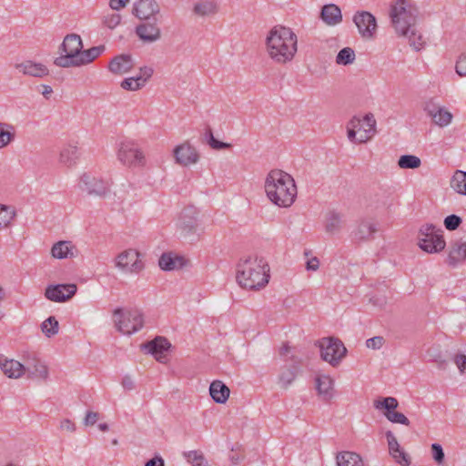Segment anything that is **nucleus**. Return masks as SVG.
<instances>
[{"label":"nucleus","instance_id":"62","mask_svg":"<svg viewBox=\"0 0 466 466\" xmlns=\"http://www.w3.org/2000/svg\"><path fill=\"white\" fill-rule=\"evenodd\" d=\"M121 384H122L123 388L127 390H131L135 388L134 380L129 376H125L122 379Z\"/></svg>","mask_w":466,"mask_h":466},{"label":"nucleus","instance_id":"55","mask_svg":"<svg viewBox=\"0 0 466 466\" xmlns=\"http://www.w3.org/2000/svg\"><path fill=\"white\" fill-rule=\"evenodd\" d=\"M456 73L460 76H466V54L461 55L456 63Z\"/></svg>","mask_w":466,"mask_h":466},{"label":"nucleus","instance_id":"22","mask_svg":"<svg viewBox=\"0 0 466 466\" xmlns=\"http://www.w3.org/2000/svg\"><path fill=\"white\" fill-rule=\"evenodd\" d=\"M385 435L388 442L389 453L395 462L401 466H410L411 462L410 457L406 452H400V454H397V451H400V445L393 432L388 431Z\"/></svg>","mask_w":466,"mask_h":466},{"label":"nucleus","instance_id":"35","mask_svg":"<svg viewBox=\"0 0 466 466\" xmlns=\"http://www.w3.org/2000/svg\"><path fill=\"white\" fill-rule=\"evenodd\" d=\"M337 466H364L361 456L353 451H340L336 456Z\"/></svg>","mask_w":466,"mask_h":466},{"label":"nucleus","instance_id":"49","mask_svg":"<svg viewBox=\"0 0 466 466\" xmlns=\"http://www.w3.org/2000/svg\"><path fill=\"white\" fill-rule=\"evenodd\" d=\"M132 15L139 20L146 19V1L137 0L132 6Z\"/></svg>","mask_w":466,"mask_h":466},{"label":"nucleus","instance_id":"36","mask_svg":"<svg viewBox=\"0 0 466 466\" xmlns=\"http://www.w3.org/2000/svg\"><path fill=\"white\" fill-rule=\"evenodd\" d=\"M105 50L106 46L104 45L93 46L86 50L82 49L79 56H77L80 66L92 63L101 56Z\"/></svg>","mask_w":466,"mask_h":466},{"label":"nucleus","instance_id":"14","mask_svg":"<svg viewBox=\"0 0 466 466\" xmlns=\"http://www.w3.org/2000/svg\"><path fill=\"white\" fill-rule=\"evenodd\" d=\"M353 22L362 38L372 39L377 31L375 16L368 11H358L353 16Z\"/></svg>","mask_w":466,"mask_h":466},{"label":"nucleus","instance_id":"13","mask_svg":"<svg viewBox=\"0 0 466 466\" xmlns=\"http://www.w3.org/2000/svg\"><path fill=\"white\" fill-rule=\"evenodd\" d=\"M199 211L193 206L186 207L179 214L177 226L185 236L195 234L198 228Z\"/></svg>","mask_w":466,"mask_h":466},{"label":"nucleus","instance_id":"37","mask_svg":"<svg viewBox=\"0 0 466 466\" xmlns=\"http://www.w3.org/2000/svg\"><path fill=\"white\" fill-rule=\"evenodd\" d=\"M450 187L457 194L466 196V171L456 170L451 178Z\"/></svg>","mask_w":466,"mask_h":466},{"label":"nucleus","instance_id":"3","mask_svg":"<svg viewBox=\"0 0 466 466\" xmlns=\"http://www.w3.org/2000/svg\"><path fill=\"white\" fill-rule=\"evenodd\" d=\"M269 277V266L262 257L248 256L240 259L237 266V282L245 289L259 290L265 288Z\"/></svg>","mask_w":466,"mask_h":466},{"label":"nucleus","instance_id":"42","mask_svg":"<svg viewBox=\"0 0 466 466\" xmlns=\"http://www.w3.org/2000/svg\"><path fill=\"white\" fill-rule=\"evenodd\" d=\"M421 164L420 159L414 155L401 156L398 160V165L400 168L414 169L420 167Z\"/></svg>","mask_w":466,"mask_h":466},{"label":"nucleus","instance_id":"41","mask_svg":"<svg viewBox=\"0 0 466 466\" xmlns=\"http://www.w3.org/2000/svg\"><path fill=\"white\" fill-rule=\"evenodd\" d=\"M341 228V218L339 214L329 213L325 221V229L329 234H336Z\"/></svg>","mask_w":466,"mask_h":466},{"label":"nucleus","instance_id":"45","mask_svg":"<svg viewBox=\"0 0 466 466\" xmlns=\"http://www.w3.org/2000/svg\"><path fill=\"white\" fill-rule=\"evenodd\" d=\"M355 59V53L350 47L342 48L336 57V63L338 65L347 66L352 64Z\"/></svg>","mask_w":466,"mask_h":466},{"label":"nucleus","instance_id":"10","mask_svg":"<svg viewBox=\"0 0 466 466\" xmlns=\"http://www.w3.org/2000/svg\"><path fill=\"white\" fill-rule=\"evenodd\" d=\"M321 359L336 367L345 357L347 350L339 339L323 338L319 341Z\"/></svg>","mask_w":466,"mask_h":466},{"label":"nucleus","instance_id":"20","mask_svg":"<svg viewBox=\"0 0 466 466\" xmlns=\"http://www.w3.org/2000/svg\"><path fill=\"white\" fill-rule=\"evenodd\" d=\"M378 231L379 223L375 219L364 218L360 221L353 231V237L358 241H369L374 238V235Z\"/></svg>","mask_w":466,"mask_h":466},{"label":"nucleus","instance_id":"1","mask_svg":"<svg viewBox=\"0 0 466 466\" xmlns=\"http://www.w3.org/2000/svg\"><path fill=\"white\" fill-rule=\"evenodd\" d=\"M265 51L275 64H288L298 52V36L289 27L275 25L265 38Z\"/></svg>","mask_w":466,"mask_h":466},{"label":"nucleus","instance_id":"39","mask_svg":"<svg viewBox=\"0 0 466 466\" xmlns=\"http://www.w3.org/2000/svg\"><path fill=\"white\" fill-rule=\"evenodd\" d=\"M297 376L296 367H284L278 377V383L283 389H288Z\"/></svg>","mask_w":466,"mask_h":466},{"label":"nucleus","instance_id":"25","mask_svg":"<svg viewBox=\"0 0 466 466\" xmlns=\"http://www.w3.org/2000/svg\"><path fill=\"white\" fill-rule=\"evenodd\" d=\"M318 395L325 401L330 400L334 396V380L325 374L318 375L315 379Z\"/></svg>","mask_w":466,"mask_h":466},{"label":"nucleus","instance_id":"60","mask_svg":"<svg viewBox=\"0 0 466 466\" xmlns=\"http://www.w3.org/2000/svg\"><path fill=\"white\" fill-rule=\"evenodd\" d=\"M60 429L69 432H74L76 431V425L71 420L64 419L60 422Z\"/></svg>","mask_w":466,"mask_h":466},{"label":"nucleus","instance_id":"53","mask_svg":"<svg viewBox=\"0 0 466 466\" xmlns=\"http://www.w3.org/2000/svg\"><path fill=\"white\" fill-rule=\"evenodd\" d=\"M121 22V15L114 13L105 16L104 25L109 29L116 28Z\"/></svg>","mask_w":466,"mask_h":466},{"label":"nucleus","instance_id":"11","mask_svg":"<svg viewBox=\"0 0 466 466\" xmlns=\"http://www.w3.org/2000/svg\"><path fill=\"white\" fill-rule=\"evenodd\" d=\"M114 263L121 272L128 274H137L144 268L141 254L135 248H127L120 252L115 258Z\"/></svg>","mask_w":466,"mask_h":466},{"label":"nucleus","instance_id":"6","mask_svg":"<svg viewBox=\"0 0 466 466\" xmlns=\"http://www.w3.org/2000/svg\"><path fill=\"white\" fill-rule=\"evenodd\" d=\"M113 322L117 331L131 335L142 329L143 315L136 309L117 308L113 311Z\"/></svg>","mask_w":466,"mask_h":466},{"label":"nucleus","instance_id":"38","mask_svg":"<svg viewBox=\"0 0 466 466\" xmlns=\"http://www.w3.org/2000/svg\"><path fill=\"white\" fill-rule=\"evenodd\" d=\"M15 137V127L8 123L0 122V149L6 147Z\"/></svg>","mask_w":466,"mask_h":466},{"label":"nucleus","instance_id":"27","mask_svg":"<svg viewBox=\"0 0 466 466\" xmlns=\"http://www.w3.org/2000/svg\"><path fill=\"white\" fill-rule=\"evenodd\" d=\"M320 18L329 26L337 25L342 22L341 10L335 4L325 5L321 8Z\"/></svg>","mask_w":466,"mask_h":466},{"label":"nucleus","instance_id":"30","mask_svg":"<svg viewBox=\"0 0 466 466\" xmlns=\"http://www.w3.org/2000/svg\"><path fill=\"white\" fill-rule=\"evenodd\" d=\"M27 377L33 380H46L48 379V368L39 360H34L33 362L25 366Z\"/></svg>","mask_w":466,"mask_h":466},{"label":"nucleus","instance_id":"57","mask_svg":"<svg viewBox=\"0 0 466 466\" xmlns=\"http://www.w3.org/2000/svg\"><path fill=\"white\" fill-rule=\"evenodd\" d=\"M454 363L458 367L461 373L466 372V355L465 354H456L454 356Z\"/></svg>","mask_w":466,"mask_h":466},{"label":"nucleus","instance_id":"50","mask_svg":"<svg viewBox=\"0 0 466 466\" xmlns=\"http://www.w3.org/2000/svg\"><path fill=\"white\" fill-rule=\"evenodd\" d=\"M408 38L410 46H412L415 50H420L424 46V40L422 35L417 30V35H413L410 32L408 35H404Z\"/></svg>","mask_w":466,"mask_h":466},{"label":"nucleus","instance_id":"63","mask_svg":"<svg viewBox=\"0 0 466 466\" xmlns=\"http://www.w3.org/2000/svg\"><path fill=\"white\" fill-rule=\"evenodd\" d=\"M147 466H165L164 460L160 456H155L147 461Z\"/></svg>","mask_w":466,"mask_h":466},{"label":"nucleus","instance_id":"58","mask_svg":"<svg viewBox=\"0 0 466 466\" xmlns=\"http://www.w3.org/2000/svg\"><path fill=\"white\" fill-rule=\"evenodd\" d=\"M99 419V414L94 411H87L84 420L86 426H92L96 423Z\"/></svg>","mask_w":466,"mask_h":466},{"label":"nucleus","instance_id":"21","mask_svg":"<svg viewBox=\"0 0 466 466\" xmlns=\"http://www.w3.org/2000/svg\"><path fill=\"white\" fill-rule=\"evenodd\" d=\"M0 370L10 379H19L25 374V366L18 360L0 355Z\"/></svg>","mask_w":466,"mask_h":466},{"label":"nucleus","instance_id":"18","mask_svg":"<svg viewBox=\"0 0 466 466\" xmlns=\"http://www.w3.org/2000/svg\"><path fill=\"white\" fill-rule=\"evenodd\" d=\"M147 42H155L161 37V31L157 26L159 19L157 17L160 7L155 0H147Z\"/></svg>","mask_w":466,"mask_h":466},{"label":"nucleus","instance_id":"61","mask_svg":"<svg viewBox=\"0 0 466 466\" xmlns=\"http://www.w3.org/2000/svg\"><path fill=\"white\" fill-rule=\"evenodd\" d=\"M319 267V260L317 257H313L307 261L306 268L308 270L316 271Z\"/></svg>","mask_w":466,"mask_h":466},{"label":"nucleus","instance_id":"23","mask_svg":"<svg viewBox=\"0 0 466 466\" xmlns=\"http://www.w3.org/2000/svg\"><path fill=\"white\" fill-rule=\"evenodd\" d=\"M80 157V151L76 143H67L64 145L58 155V162L66 167H75Z\"/></svg>","mask_w":466,"mask_h":466},{"label":"nucleus","instance_id":"40","mask_svg":"<svg viewBox=\"0 0 466 466\" xmlns=\"http://www.w3.org/2000/svg\"><path fill=\"white\" fill-rule=\"evenodd\" d=\"M146 86V77L142 75L125 78L120 86L127 91H137Z\"/></svg>","mask_w":466,"mask_h":466},{"label":"nucleus","instance_id":"48","mask_svg":"<svg viewBox=\"0 0 466 466\" xmlns=\"http://www.w3.org/2000/svg\"><path fill=\"white\" fill-rule=\"evenodd\" d=\"M206 139H207V143L213 149L219 150V149H226V148L230 147V144L224 143V142L217 140L214 137L211 129H208L207 130V132H206Z\"/></svg>","mask_w":466,"mask_h":466},{"label":"nucleus","instance_id":"15","mask_svg":"<svg viewBox=\"0 0 466 466\" xmlns=\"http://www.w3.org/2000/svg\"><path fill=\"white\" fill-rule=\"evenodd\" d=\"M398 405L399 402L397 399L393 397L383 398L382 400H378L374 402L376 409L386 410L384 415L390 422L409 426L410 420L403 413L395 410L398 408Z\"/></svg>","mask_w":466,"mask_h":466},{"label":"nucleus","instance_id":"8","mask_svg":"<svg viewBox=\"0 0 466 466\" xmlns=\"http://www.w3.org/2000/svg\"><path fill=\"white\" fill-rule=\"evenodd\" d=\"M116 157L124 166L137 167L143 165L145 156L141 145L125 138L117 144Z\"/></svg>","mask_w":466,"mask_h":466},{"label":"nucleus","instance_id":"34","mask_svg":"<svg viewBox=\"0 0 466 466\" xmlns=\"http://www.w3.org/2000/svg\"><path fill=\"white\" fill-rule=\"evenodd\" d=\"M209 393L215 402L223 404L228 400L230 390L222 381L214 380L210 384Z\"/></svg>","mask_w":466,"mask_h":466},{"label":"nucleus","instance_id":"56","mask_svg":"<svg viewBox=\"0 0 466 466\" xmlns=\"http://www.w3.org/2000/svg\"><path fill=\"white\" fill-rule=\"evenodd\" d=\"M290 351H291V348L288 343H284L279 349V354H280V356L285 358V360H290L291 361H293L295 363H299L300 360L293 355L290 358H287Z\"/></svg>","mask_w":466,"mask_h":466},{"label":"nucleus","instance_id":"33","mask_svg":"<svg viewBox=\"0 0 466 466\" xmlns=\"http://www.w3.org/2000/svg\"><path fill=\"white\" fill-rule=\"evenodd\" d=\"M218 5L215 0H199L193 6V14L197 16H211L218 12Z\"/></svg>","mask_w":466,"mask_h":466},{"label":"nucleus","instance_id":"26","mask_svg":"<svg viewBox=\"0 0 466 466\" xmlns=\"http://www.w3.org/2000/svg\"><path fill=\"white\" fill-rule=\"evenodd\" d=\"M134 62L129 55H118L113 57L108 64V70L115 75H124L132 69Z\"/></svg>","mask_w":466,"mask_h":466},{"label":"nucleus","instance_id":"5","mask_svg":"<svg viewBox=\"0 0 466 466\" xmlns=\"http://www.w3.org/2000/svg\"><path fill=\"white\" fill-rule=\"evenodd\" d=\"M376 134V120L372 114L362 118L354 116L347 125V135L350 142L362 144L370 140Z\"/></svg>","mask_w":466,"mask_h":466},{"label":"nucleus","instance_id":"51","mask_svg":"<svg viewBox=\"0 0 466 466\" xmlns=\"http://www.w3.org/2000/svg\"><path fill=\"white\" fill-rule=\"evenodd\" d=\"M431 450L432 458L435 461V462L438 465L442 464L444 462L445 455L441 445H440L439 443H433L431 444Z\"/></svg>","mask_w":466,"mask_h":466},{"label":"nucleus","instance_id":"46","mask_svg":"<svg viewBox=\"0 0 466 466\" xmlns=\"http://www.w3.org/2000/svg\"><path fill=\"white\" fill-rule=\"evenodd\" d=\"M15 210L0 204V228L7 227L15 218Z\"/></svg>","mask_w":466,"mask_h":466},{"label":"nucleus","instance_id":"16","mask_svg":"<svg viewBox=\"0 0 466 466\" xmlns=\"http://www.w3.org/2000/svg\"><path fill=\"white\" fill-rule=\"evenodd\" d=\"M171 343L162 336H157L151 341H147V353L159 363L166 364L169 361Z\"/></svg>","mask_w":466,"mask_h":466},{"label":"nucleus","instance_id":"7","mask_svg":"<svg viewBox=\"0 0 466 466\" xmlns=\"http://www.w3.org/2000/svg\"><path fill=\"white\" fill-rule=\"evenodd\" d=\"M418 245L425 252L439 253L445 248L443 231L433 225H424L418 235Z\"/></svg>","mask_w":466,"mask_h":466},{"label":"nucleus","instance_id":"64","mask_svg":"<svg viewBox=\"0 0 466 466\" xmlns=\"http://www.w3.org/2000/svg\"><path fill=\"white\" fill-rule=\"evenodd\" d=\"M428 354L430 357L432 358V360L437 362L440 366L445 363V360L441 359V356L440 353H433V350L430 349L428 350Z\"/></svg>","mask_w":466,"mask_h":466},{"label":"nucleus","instance_id":"31","mask_svg":"<svg viewBox=\"0 0 466 466\" xmlns=\"http://www.w3.org/2000/svg\"><path fill=\"white\" fill-rule=\"evenodd\" d=\"M61 49L64 54H70L79 56L83 49L82 38L79 35L70 34L67 35L61 45Z\"/></svg>","mask_w":466,"mask_h":466},{"label":"nucleus","instance_id":"12","mask_svg":"<svg viewBox=\"0 0 466 466\" xmlns=\"http://www.w3.org/2000/svg\"><path fill=\"white\" fill-rule=\"evenodd\" d=\"M172 155L175 163L181 167L196 165L200 158L198 149L187 140L176 146L172 151Z\"/></svg>","mask_w":466,"mask_h":466},{"label":"nucleus","instance_id":"32","mask_svg":"<svg viewBox=\"0 0 466 466\" xmlns=\"http://www.w3.org/2000/svg\"><path fill=\"white\" fill-rule=\"evenodd\" d=\"M76 248L70 241L61 240L55 243L51 248L52 257L65 259L75 257Z\"/></svg>","mask_w":466,"mask_h":466},{"label":"nucleus","instance_id":"24","mask_svg":"<svg viewBox=\"0 0 466 466\" xmlns=\"http://www.w3.org/2000/svg\"><path fill=\"white\" fill-rule=\"evenodd\" d=\"M186 262L183 256L173 252H166L160 256L158 266L165 271L179 270L185 267Z\"/></svg>","mask_w":466,"mask_h":466},{"label":"nucleus","instance_id":"47","mask_svg":"<svg viewBox=\"0 0 466 466\" xmlns=\"http://www.w3.org/2000/svg\"><path fill=\"white\" fill-rule=\"evenodd\" d=\"M184 457L192 466H203L206 463L205 457L199 451H190L185 452Z\"/></svg>","mask_w":466,"mask_h":466},{"label":"nucleus","instance_id":"4","mask_svg":"<svg viewBox=\"0 0 466 466\" xmlns=\"http://www.w3.org/2000/svg\"><path fill=\"white\" fill-rule=\"evenodd\" d=\"M391 24L399 35H417V9L409 0H397L390 7Z\"/></svg>","mask_w":466,"mask_h":466},{"label":"nucleus","instance_id":"29","mask_svg":"<svg viewBox=\"0 0 466 466\" xmlns=\"http://www.w3.org/2000/svg\"><path fill=\"white\" fill-rule=\"evenodd\" d=\"M464 260H466V241H457L451 247L446 262L454 268Z\"/></svg>","mask_w":466,"mask_h":466},{"label":"nucleus","instance_id":"59","mask_svg":"<svg viewBox=\"0 0 466 466\" xmlns=\"http://www.w3.org/2000/svg\"><path fill=\"white\" fill-rule=\"evenodd\" d=\"M128 2L129 0H109L108 5L114 11H120L126 7Z\"/></svg>","mask_w":466,"mask_h":466},{"label":"nucleus","instance_id":"43","mask_svg":"<svg viewBox=\"0 0 466 466\" xmlns=\"http://www.w3.org/2000/svg\"><path fill=\"white\" fill-rule=\"evenodd\" d=\"M55 65L60 67L80 66L77 56L65 54L55 59Z\"/></svg>","mask_w":466,"mask_h":466},{"label":"nucleus","instance_id":"28","mask_svg":"<svg viewBox=\"0 0 466 466\" xmlns=\"http://www.w3.org/2000/svg\"><path fill=\"white\" fill-rule=\"evenodd\" d=\"M425 110L431 117L433 123L440 127H447L451 123L453 116L444 107L432 106V108H431L430 106H427Z\"/></svg>","mask_w":466,"mask_h":466},{"label":"nucleus","instance_id":"19","mask_svg":"<svg viewBox=\"0 0 466 466\" xmlns=\"http://www.w3.org/2000/svg\"><path fill=\"white\" fill-rule=\"evenodd\" d=\"M15 68L24 76L42 78L49 75V69L46 65L30 59L16 63Z\"/></svg>","mask_w":466,"mask_h":466},{"label":"nucleus","instance_id":"17","mask_svg":"<svg viewBox=\"0 0 466 466\" xmlns=\"http://www.w3.org/2000/svg\"><path fill=\"white\" fill-rule=\"evenodd\" d=\"M77 290L76 284L49 285L46 289L45 296L55 302H64L71 299Z\"/></svg>","mask_w":466,"mask_h":466},{"label":"nucleus","instance_id":"52","mask_svg":"<svg viewBox=\"0 0 466 466\" xmlns=\"http://www.w3.org/2000/svg\"><path fill=\"white\" fill-rule=\"evenodd\" d=\"M461 222L462 220L459 216L452 214L444 218L443 224L448 230L452 231L457 229Z\"/></svg>","mask_w":466,"mask_h":466},{"label":"nucleus","instance_id":"54","mask_svg":"<svg viewBox=\"0 0 466 466\" xmlns=\"http://www.w3.org/2000/svg\"><path fill=\"white\" fill-rule=\"evenodd\" d=\"M385 343L382 336H375L366 340V347L371 350H380Z\"/></svg>","mask_w":466,"mask_h":466},{"label":"nucleus","instance_id":"2","mask_svg":"<svg viewBox=\"0 0 466 466\" xmlns=\"http://www.w3.org/2000/svg\"><path fill=\"white\" fill-rule=\"evenodd\" d=\"M264 188L268 198L280 208L290 207L297 197L294 178L280 169H272L268 173Z\"/></svg>","mask_w":466,"mask_h":466},{"label":"nucleus","instance_id":"9","mask_svg":"<svg viewBox=\"0 0 466 466\" xmlns=\"http://www.w3.org/2000/svg\"><path fill=\"white\" fill-rule=\"evenodd\" d=\"M77 187L88 195L105 198L110 192L111 181L87 171L79 177Z\"/></svg>","mask_w":466,"mask_h":466},{"label":"nucleus","instance_id":"44","mask_svg":"<svg viewBox=\"0 0 466 466\" xmlns=\"http://www.w3.org/2000/svg\"><path fill=\"white\" fill-rule=\"evenodd\" d=\"M41 329L46 337L50 338L57 334L59 329L58 321L55 317H49L41 324Z\"/></svg>","mask_w":466,"mask_h":466}]
</instances>
